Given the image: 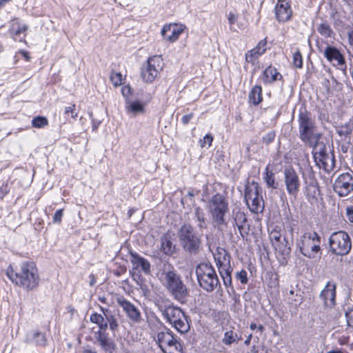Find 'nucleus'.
<instances>
[{
  "mask_svg": "<svg viewBox=\"0 0 353 353\" xmlns=\"http://www.w3.org/2000/svg\"><path fill=\"white\" fill-rule=\"evenodd\" d=\"M6 274L13 283L27 291L35 289L39 283L37 268L32 262L21 264L18 272H14L11 268H8Z\"/></svg>",
  "mask_w": 353,
  "mask_h": 353,
  "instance_id": "1",
  "label": "nucleus"
},
{
  "mask_svg": "<svg viewBox=\"0 0 353 353\" xmlns=\"http://www.w3.org/2000/svg\"><path fill=\"white\" fill-rule=\"evenodd\" d=\"M163 284L173 299L181 303L187 301L189 290L181 279V276L171 267L162 273Z\"/></svg>",
  "mask_w": 353,
  "mask_h": 353,
  "instance_id": "2",
  "label": "nucleus"
},
{
  "mask_svg": "<svg viewBox=\"0 0 353 353\" xmlns=\"http://www.w3.org/2000/svg\"><path fill=\"white\" fill-rule=\"evenodd\" d=\"M177 237L183 250L190 254H197L202 248L201 236L189 223L183 224L177 231Z\"/></svg>",
  "mask_w": 353,
  "mask_h": 353,
  "instance_id": "3",
  "label": "nucleus"
},
{
  "mask_svg": "<svg viewBox=\"0 0 353 353\" xmlns=\"http://www.w3.org/2000/svg\"><path fill=\"white\" fill-rule=\"evenodd\" d=\"M299 139L305 144H312L316 139H320L321 133L316 132L314 119L307 111H300L298 117Z\"/></svg>",
  "mask_w": 353,
  "mask_h": 353,
  "instance_id": "4",
  "label": "nucleus"
},
{
  "mask_svg": "<svg viewBox=\"0 0 353 353\" xmlns=\"http://www.w3.org/2000/svg\"><path fill=\"white\" fill-rule=\"evenodd\" d=\"M163 318L171 324L179 332L186 333L190 328L188 316L181 308L172 305L168 306L158 305Z\"/></svg>",
  "mask_w": 353,
  "mask_h": 353,
  "instance_id": "5",
  "label": "nucleus"
},
{
  "mask_svg": "<svg viewBox=\"0 0 353 353\" xmlns=\"http://www.w3.org/2000/svg\"><path fill=\"white\" fill-rule=\"evenodd\" d=\"M196 274L201 288L211 292L221 288V283L213 266L208 263H201L196 268Z\"/></svg>",
  "mask_w": 353,
  "mask_h": 353,
  "instance_id": "6",
  "label": "nucleus"
},
{
  "mask_svg": "<svg viewBox=\"0 0 353 353\" xmlns=\"http://www.w3.org/2000/svg\"><path fill=\"white\" fill-rule=\"evenodd\" d=\"M213 255L224 285L226 288H232V272L233 269L230 264V254L224 248L218 247Z\"/></svg>",
  "mask_w": 353,
  "mask_h": 353,
  "instance_id": "7",
  "label": "nucleus"
},
{
  "mask_svg": "<svg viewBox=\"0 0 353 353\" xmlns=\"http://www.w3.org/2000/svg\"><path fill=\"white\" fill-rule=\"evenodd\" d=\"M154 340L163 353H183L179 339L168 328L159 331Z\"/></svg>",
  "mask_w": 353,
  "mask_h": 353,
  "instance_id": "8",
  "label": "nucleus"
},
{
  "mask_svg": "<svg viewBox=\"0 0 353 353\" xmlns=\"http://www.w3.org/2000/svg\"><path fill=\"white\" fill-rule=\"evenodd\" d=\"M321 238L315 232L304 233L297 243L300 252L310 259H315L321 251Z\"/></svg>",
  "mask_w": 353,
  "mask_h": 353,
  "instance_id": "9",
  "label": "nucleus"
},
{
  "mask_svg": "<svg viewBox=\"0 0 353 353\" xmlns=\"http://www.w3.org/2000/svg\"><path fill=\"white\" fill-rule=\"evenodd\" d=\"M262 189L254 181L248 183L245 188V200L250 210L255 214L262 212L264 201L261 196Z\"/></svg>",
  "mask_w": 353,
  "mask_h": 353,
  "instance_id": "10",
  "label": "nucleus"
},
{
  "mask_svg": "<svg viewBox=\"0 0 353 353\" xmlns=\"http://www.w3.org/2000/svg\"><path fill=\"white\" fill-rule=\"evenodd\" d=\"M208 208L212 221L218 226L225 224V215L228 211V203L225 197L216 194L208 201Z\"/></svg>",
  "mask_w": 353,
  "mask_h": 353,
  "instance_id": "11",
  "label": "nucleus"
},
{
  "mask_svg": "<svg viewBox=\"0 0 353 353\" xmlns=\"http://www.w3.org/2000/svg\"><path fill=\"white\" fill-rule=\"evenodd\" d=\"M330 250L336 255L347 254L352 248V242L349 235L343 232H333L329 238Z\"/></svg>",
  "mask_w": 353,
  "mask_h": 353,
  "instance_id": "12",
  "label": "nucleus"
},
{
  "mask_svg": "<svg viewBox=\"0 0 353 353\" xmlns=\"http://www.w3.org/2000/svg\"><path fill=\"white\" fill-rule=\"evenodd\" d=\"M163 59L159 56H153L141 68V76L143 81L152 83L163 69Z\"/></svg>",
  "mask_w": 353,
  "mask_h": 353,
  "instance_id": "13",
  "label": "nucleus"
},
{
  "mask_svg": "<svg viewBox=\"0 0 353 353\" xmlns=\"http://www.w3.org/2000/svg\"><path fill=\"white\" fill-rule=\"evenodd\" d=\"M334 190L339 196H347L353 192V172L342 173L334 183Z\"/></svg>",
  "mask_w": 353,
  "mask_h": 353,
  "instance_id": "14",
  "label": "nucleus"
},
{
  "mask_svg": "<svg viewBox=\"0 0 353 353\" xmlns=\"http://www.w3.org/2000/svg\"><path fill=\"white\" fill-rule=\"evenodd\" d=\"M283 180L288 194L296 197L301 186L298 173L293 168H287L283 171Z\"/></svg>",
  "mask_w": 353,
  "mask_h": 353,
  "instance_id": "15",
  "label": "nucleus"
},
{
  "mask_svg": "<svg viewBox=\"0 0 353 353\" xmlns=\"http://www.w3.org/2000/svg\"><path fill=\"white\" fill-rule=\"evenodd\" d=\"M130 262L132 265V276H140L138 274L143 272L145 274L151 273V265L150 261L133 251L130 252Z\"/></svg>",
  "mask_w": 353,
  "mask_h": 353,
  "instance_id": "16",
  "label": "nucleus"
},
{
  "mask_svg": "<svg viewBox=\"0 0 353 353\" xmlns=\"http://www.w3.org/2000/svg\"><path fill=\"white\" fill-rule=\"evenodd\" d=\"M117 302L132 322L138 323L141 321L142 318L139 310L130 301L120 297L117 299Z\"/></svg>",
  "mask_w": 353,
  "mask_h": 353,
  "instance_id": "17",
  "label": "nucleus"
},
{
  "mask_svg": "<svg viewBox=\"0 0 353 353\" xmlns=\"http://www.w3.org/2000/svg\"><path fill=\"white\" fill-rule=\"evenodd\" d=\"M270 239L275 250L279 252H285V251L290 252V248L288 247V241L284 237L282 241V234L281 231L277 229H274L270 232Z\"/></svg>",
  "mask_w": 353,
  "mask_h": 353,
  "instance_id": "18",
  "label": "nucleus"
},
{
  "mask_svg": "<svg viewBox=\"0 0 353 353\" xmlns=\"http://www.w3.org/2000/svg\"><path fill=\"white\" fill-rule=\"evenodd\" d=\"M336 285L334 283L327 282L325 288L322 290L320 298L323 300L326 307H332L335 304Z\"/></svg>",
  "mask_w": 353,
  "mask_h": 353,
  "instance_id": "19",
  "label": "nucleus"
},
{
  "mask_svg": "<svg viewBox=\"0 0 353 353\" xmlns=\"http://www.w3.org/2000/svg\"><path fill=\"white\" fill-rule=\"evenodd\" d=\"M183 31V28L176 24L165 25L161 30V35L165 40L174 42Z\"/></svg>",
  "mask_w": 353,
  "mask_h": 353,
  "instance_id": "20",
  "label": "nucleus"
},
{
  "mask_svg": "<svg viewBox=\"0 0 353 353\" xmlns=\"http://www.w3.org/2000/svg\"><path fill=\"white\" fill-rule=\"evenodd\" d=\"M267 41L265 39L259 42L257 46L247 52L245 54V61L254 64L258 58L266 51Z\"/></svg>",
  "mask_w": 353,
  "mask_h": 353,
  "instance_id": "21",
  "label": "nucleus"
},
{
  "mask_svg": "<svg viewBox=\"0 0 353 353\" xmlns=\"http://www.w3.org/2000/svg\"><path fill=\"white\" fill-rule=\"evenodd\" d=\"M275 15L277 20L280 22L288 21L292 15V10L288 2L279 1L275 6Z\"/></svg>",
  "mask_w": 353,
  "mask_h": 353,
  "instance_id": "22",
  "label": "nucleus"
},
{
  "mask_svg": "<svg viewBox=\"0 0 353 353\" xmlns=\"http://www.w3.org/2000/svg\"><path fill=\"white\" fill-rule=\"evenodd\" d=\"M96 340L99 343L101 348L105 352L112 353L116 349V344L113 340L109 338L108 334L97 331Z\"/></svg>",
  "mask_w": 353,
  "mask_h": 353,
  "instance_id": "23",
  "label": "nucleus"
},
{
  "mask_svg": "<svg viewBox=\"0 0 353 353\" xmlns=\"http://www.w3.org/2000/svg\"><path fill=\"white\" fill-rule=\"evenodd\" d=\"M316 165L321 169H323L326 172H332L335 166V159L333 154L330 153L322 155L321 157H316L314 159Z\"/></svg>",
  "mask_w": 353,
  "mask_h": 353,
  "instance_id": "24",
  "label": "nucleus"
},
{
  "mask_svg": "<svg viewBox=\"0 0 353 353\" xmlns=\"http://www.w3.org/2000/svg\"><path fill=\"white\" fill-rule=\"evenodd\" d=\"M25 342L29 344H34L38 346H45L47 343L46 335L39 331H30L26 336Z\"/></svg>",
  "mask_w": 353,
  "mask_h": 353,
  "instance_id": "25",
  "label": "nucleus"
},
{
  "mask_svg": "<svg viewBox=\"0 0 353 353\" xmlns=\"http://www.w3.org/2000/svg\"><path fill=\"white\" fill-rule=\"evenodd\" d=\"M125 108L128 114L133 116L142 114L145 112L144 104L139 101H132L126 99L125 101Z\"/></svg>",
  "mask_w": 353,
  "mask_h": 353,
  "instance_id": "26",
  "label": "nucleus"
},
{
  "mask_svg": "<svg viewBox=\"0 0 353 353\" xmlns=\"http://www.w3.org/2000/svg\"><path fill=\"white\" fill-rule=\"evenodd\" d=\"M261 78L264 84H271L277 80L282 79V75L275 68L270 65L263 71Z\"/></svg>",
  "mask_w": 353,
  "mask_h": 353,
  "instance_id": "27",
  "label": "nucleus"
},
{
  "mask_svg": "<svg viewBox=\"0 0 353 353\" xmlns=\"http://www.w3.org/2000/svg\"><path fill=\"white\" fill-rule=\"evenodd\" d=\"M324 56L328 61H334L339 65H341L345 63L343 57L340 53V52L334 47L327 46L324 52Z\"/></svg>",
  "mask_w": 353,
  "mask_h": 353,
  "instance_id": "28",
  "label": "nucleus"
},
{
  "mask_svg": "<svg viewBox=\"0 0 353 353\" xmlns=\"http://www.w3.org/2000/svg\"><path fill=\"white\" fill-rule=\"evenodd\" d=\"M305 192L307 197L315 199L319 193V189L316 180L314 177V174L310 173L309 181H305Z\"/></svg>",
  "mask_w": 353,
  "mask_h": 353,
  "instance_id": "29",
  "label": "nucleus"
},
{
  "mask_svg": "<svg viewBox=\"0 0 353 353\" xmlns=\"http://www.w3.org/2000/svg\"><path fill=\"white\" fill-rule=\"evenodd\" d=\"M308 146L313 148L312 155L314 159H316V157H321L322 155L330 154L327 148L323 142L320 141V139H316L312 142V144H307Z\"/></svg>",
  "mask_w": 353,
  "mask_h": 353,
  "instance_id": "30",
  "label": "nucleus"
},
{
  "mask_svg": "<svg viewBox=\"0 0 353 353\" xmlns=\"http://www.w3.org/2000/svg\"><path fill=\"white\" fill-rule=\"evenodd\" d=\"M161 250L166 255H172L175 252V245L172 242L171 236L166 233L161 238Z\"/></svg>",
  "mask_w": 353,
  "mask_h": 353,
  "instance_id": "31",
  "label": "nucleus"
},
{
  "mask_svg": "<svg viewBox=\"0 0 353 353\" xmlns=\"http://www.w3.org/2000/svg\"><path fill=\"white\" fill-rule=\"evenodd\" d=\"M232 218L235 225L241 232V230L243 228L244 223L247 221L245 213L241 211L240 208H236L232 210Z\"/></svg>",
  "mask_w": 353,
  "mask_h": 353,
  "instance_id": "32",
  "label": "nucleus"
},
{
  "mask_svg": "<svg viewBox=\"0 0 353 353\" xmlns=\"http://www.w3.org/2000/svg\"><path fill=\"white\" fill-rule=\"evenodd\" d=\"M262 100V88L260 85H255L249 93V102L256 105L259 104Z\"/></svg>",
  "mask_w": 353,
  "mask_h": 353,
  "instance_id": "33",
  "label": "nucleus"
},
{
  "mask_svg": "<svg viewBox=\"0 0 353 353\" xmlns=\"http://www.w3.org/2000/svg\"><path fill=\"white\" fill-rule=\"evenodd\" d=\"M263 179L269 188H272V189H276L278 187V183L276 182L275 174L269 170V165H268L265 168V173L263 176Z\"/></svg>",
  "mask_w": 353,
  "mask_h": 353,
  "instance_id": "34",
  "label": "nucleus"
},
{
  "mask_svg": "<svg viewBox=\"0 0 353 353\" xmlns=\"http://www.w3.org/2000/svg\"><path fill=\"white\" fill-rule=\"evenodd\" d=\"M194 215L198 222L197 226L199 230H203L207 228V225L205 223V213L200 208H196L195 209Z\"/></svg>",
  "mask_w": 353,
  "mask_h": 353,
  "instance_id": "35",
  "label": "nucleus"
},
{
  "mask_svg": "<svg viewBox=\"0 0 353 353\" xmlns=\"http://www.w3.org/2000/svg\"><path fill=\"white\" fill-rule=\"evenodd\" d=\"M101 310L103 311L104 316L108 321L110 329L114 332L117 331L119 327V324L115 316L112 314H109L108 310H105L103 307H101Z\"/></svg>",
  "mask_w": 353,
  "mask_h": 353,
  "instance_id": "36",
  "label": "nucleus"
},
{
  "mask_svg": "<svg viewBox=\"0 0 353 353\" xmlns=\"http://www.w3.org/2000/svg\"><path fill=\"white\" fill-rule=\"evenodd\" d=\"M318 32L324 37L332 38L334 37V32L331 27L327 23H321L317 28Z\"/></svg>",
  "mask_w": 353,
  "mask_h": 353,
  "instance_id": "37",
  "label": "nucleus"
},
{
  "mask_svg": "<svg viewBox=\"0 0 353 353\" xmlns=\"http://www.w3.org/2000/svg\"><path fill=\"white\" fill-rule=\"evenodd\" d=\"M48 124V121L46 117L38 116L34 117L32 121V125L37 128H43Z\"/></svg>",
  "mask_w": 353,
  "mask_h": 353,
  "instance_id": "38",
  "label": "nucleus"
},
{
  "mask_svg": "<svg viewBox=\"0 0 353 353\" xmlns=\"http://www.w3.org/2000/svg\"><path fill=\"white\" fill-rule=\"evenodd\" d=\"M17 28H14V24H13L12 28L10 29V32L12 34L14 39L16 40V37L19 36L21 32H25L28 29V26L26 24L20 25L17 20Z\"/></svg>",
  "mask_w": 353,
  "mask_h": 353,
  "instance_id": "39",
  "label": "nucleus"
},
{
  "mask_svg": "<svg viewBox=\"0 0 353 353\" xmlns=\"http://www.w3.org/2000/svg\"><path fill=\"white\" fill-rule=\"evenodd\" d=\"M90 320L92 323H95L99 326L105 321V317L104 314L102 315L98 313H93L90 315Z\"/></svg>",
  "mask_w": 353,
  "mask_h": 353,
  "instance_id": "40",
  "label": "nucleus"
},
{
  "mask_svg": "<svg viewBox=\"0 0 353 353\" xmlns=\"http://www.w3.org/2000/svg\"><path fill=\"white\" fill-rule=\"evenodd\" d=\"M293 64L297 68L303 67V58L299 50L293 54Z\"/></svg>",
  "mask_w": 353,
  "mask_h": 353,
  "instance_id": "41",
  "label": "nucleus"
},
{
  "mask_svg": "<svg viewBox=\"0 0 353 353\" xmlns=\"http://www.w3.org/2000/svg\"><path fill=\"white\" fill-rule=\"evenodd\" d=\"M235 277L237 280H239L242 284H246L248 281V273L245 270L237 272Z\"/></svg>",
  "mask_w": 353,
  "mask_h": 353,
  "instance_id": "42",
  "label": "nucleus"
},
{
  "mask_svg": "<svg viewBox=\"0 0 353 353\" xmlns=\"http://www.w3.org/2000/svg\"><path fill=\"white\" fill-rule=\"evenodd\" d=\"M212 141H213V137L212 136V134H208L203 137V139H200V141H199L200 146L201 148H204L206 145H208V147H210L212 145Z\"/></svg>",
  "mask_w": 353,
  "mask_h": 353,
  "instance_id": "43",
  "label": "nucleus"
},
{
  "mask_svg": "<svg viewBox=\"0 0 353 353\" xmlns=\"http://www.w3.org/2000/svg\"><path fill=\"white\" fill-rule=\"evenodd\" d=\"M110 80L115 86L120 85L122 83V75L121 73H112L110 75Z\"/></svg>",
  "mask_w": 353,
  "mask_h": 353,
  "instance_id": "44",
  "label": "nucleus"
},
{
  "mask_svg": "<svg viewBox=\"0 0 353 353\" xmlns=\"http://www.w3.org/2000/svg\"><path fill=\"white\" fill-rule=\"evenodd\" d=\"M235 341L232 331L226 332L223 339V343L230 345Z\"/></svg>",
  "mask_w": 353,
  "mask_h": 353,
  "instance_id": "45",
  "label": "nucleus"
},
{
  "mask_svg": "<svg viewBox=\"0 0 353 353\" xmlns=\"http://www.w3.org/2000/svg\"><path fill=\"white\" fill-rule=\"evenodd\" d=\"M274 138L275 132L274 131H270L263 137V141L268 145L274 141Z\"/></svg>",
  "mask_w": 353,
  "mask_h": 353,
  "instance_id": "46",
  "label": "nucleus"
},
{
  "mask_svg": "<svg viewBox=\"0 0 353 353\" xmlns=\"http://www.w3.org/2000/svg\"><path fill=\"white\" fill-rule=\"evenodd\" d=\"M63 216V210L62 209L58 210L55 212L53 216V222L54 223H60Z\"/></svg>",
  "mask_w": 353,
  "mask_h": 353,
  "instance_id": "47",
  "label": "nucleus"
},
{
  "mask_svg": "<svg viewBox=\"0 0 353 353\" xmlns=\"http://www.w3.org/2000/svg\"><path fill=\"white\" fill-rule=\"evenodd\" d=\"M75 104H73L70 106L65 107L64 110V113L65 114H68L71 113V116L73 119H76L77 117V113L74 112Z\"/></svg>",
  "mask_w": 353,
  "mask_h": 353,
  "instance_id": "48",
  "label": "nucleus"
},
{
  "mask_svg": "<svg viewBox=\"0 0 353 353\" xmlns=\"http://www.w3.org/2000/svg\"><path fill=\"white\" fill-rule=\"evenodd\" d=\"M345 316L348 326L353 327V310L346 312Z\"/></svg>",
  "mask_w": 353,
  "mask_h": 353,
  "instance_id": "49",
  "label": "nucleus"
},
{
  "mask_svg": "<svg viewBox=\"0 0 353 353\" xmlns=\"http://www.w3.org/2000/svg\"><path fill=\"white\" fill-rule=\"evenodd\" d=\"M121 92L125 99H129V95L131 94V88L130 86H124L122 88Z\"/></svg>",
  "mask_w": 353,
  "mask_h": 353,
  "instance_id": "50",
  "label": "nucleus"
},
{
  "mask_svg": "<svg viewBox=\"0 0 353 353\" xmlns=\"http://www.w3.org/2000/svg\"><path fill=\"white\" fill-rule=\"evenodd\" d=\"M193 113H190L189 114H186L182 117L181 121L184 125H187L190 121L193 118Z\"/></svg>",
  "mask_w": 353,
  "mask_h": 353,
  "instance_id": "51",
  "label": "nucleus"
},
{
  "mask_svg": "<svg viewBox=\"0 0 353 353\" xmlns=\"http://www.w3.org/2000/svg\"><path fill=\"white\" fill-rule=\"evenodd\" d=\"M228 19L230 25L232 26L233 24H234L236 23V21L237 20V17L234 14L230 12L228 16Z\"/></svg>",
  "mask_w": 353,
  "mask_h": 353,
  "instance_id": "52",
  "label": "nucleus"
},
{
  "mask_svg": "<svg viewBox=\"0 0 353 353\" xmlns=\"http://www.w3.org/2000/svg\"><path fill=\"white\" fill-rule=\"evenodd\" d=\"M108 326V323L107 319H105V321L101 323V325H99V330L98 331H101V332H105Z\"/></svg>",
  "mask_w": 353,
  "mask_h": 353,
  "instance_id": "53",
  "label": "nucleus"
},
{
  "mask_svg": "<svg viewBox=\"0 0 353 353\" xmlns=\"http://www.w3.org/2000/svg\"><path fill=\"white\" fill-rule=\"evenodd\" d=\"M347 214L350 222H353V208L347 207L346 209Z\"/></svg>",
  "mask_w": 353,
  "mask_h": 353,
  "instance_id": "54",
  "label": "nucleus"
},
{
  "mask_svg": "<svg viewBox=\"0 0 353 353\" xmlns=\"http://www.w3.org/2000/svg\"><path fill=\"white\" fill-rule=\"evenodd\" d=\"M9 190L8 188V184H3L1 187V192L3 193V196L8 194Z\"/></svg>",
  "mask_w": 353,
  "mask_h": 353,
  "instance_id": "55",
  "label": "nucleus"
},
{
  "mask_svg": "<svg viewBox=\"0 0 353 353\" xmlns=\"http://www.w3.org/2000/svg\"><path fill=\"white\" fill-rule=\"evenodd\" d=\"M92 130H96L98 128V125H99L100 123V121L99 122H96L94 119L92 118Z\"/></svg>",
  "mask_w": 353,
  "mask_h": 353,
  "instance_id": "56",
  "label": "nucleus"
},
{
  "mask_svg": "<svg viewBox=\"0 0 353 353\" xmlns=\"http://www.w3.org/2000/svg\"><path fill=\"white\" fill-rule=\"evenodd\" d=\"M82 353H97L96 351L92 350L90 349H86L83 351Z\"/></svg>",
  "mask_w": 353,
  "mask_h": 353,
  "instance_id": "57",
  "label": "nucleus"
},
{
  "mask_svg": "<svg viewBox=\"0 0 353 353\" xmlns=\"http://www.w3.org/2000/svg\"><path fill=\"white\" fill-rule=\"evenodd\" d=\"M296 296H297V298H296L295 301H296V302H298L299 303H301V301H302L301 296V295L298 296V295L296 294Z\"/></svg>",
  "mask_w": 353,
  "mask_h": 353,
  "instance_id": "58",
  "label": "nucleus"
},
{
  "mask_svg": "<svg viewBox=\"0 0 353 353\" xmlns=\"http://www.w3.org/2000/svg\"><path fill=\"white\" fill-rule=\"evenodd\" d=\"M251 337H252V335H250L248 336V338L245 341V344H246V345H249L250 344Z\"/></svg>",
  "mask_w": 353,
  "mask_h": 353,
  "instance_id": "59",
  "label": "nucleus"
},
{
  "mask_svg": "<svg viewBox=\"0 0 353 353\" xmlns=\"http://www.w3.org/2000/svg\"><path fill=\"white\" fill-rule=\"evenodd\" d=\"M250 328H251V330H254L256 329V328H257V325H256V324H255V323H252V324L250 325Z\"/></svg>",
  "mask_w": 353,
  "mask_h": 353,
  "instance_id": "60",
  "label": "nucleus"
},
{
  "mask_svg": "<svg viewBox=\"0 0 353 353\" xmlns=\"http://www.w3.org/2000/svg\"><path fill=\"white\" fill-rule=\"evenodd\" d=\"M23 55L26 57V60H29L30 57L28 55V52H23Z\"/></svg>",
  "mask_w": 353,
  "mask_h": 353,
  "instance_id": "61",
  "label": "nucleus"
},
{
  "mask_svg": "<svg viewBox=\"0 0 353 353\" xmlns=\"http://www.w3.org/2000/svg\"><path fill=\"white\" fill-rule=\"evenodd\" d=\"M257 328L259 329V330H260L261 332H263L264 330V327L262 325H260L259 326H257Z\"/></svg>",
  "mask_w": 353,
  "mask_h": 353,
  "instance_id": "62",
  "label": "nucleus"
},
{
  "mask_svg": "<svg viewBox=\"0 0 353 353\" xmlns=\"http://www.w3.org/2000/svg\"><path fill=\"white\" fill-rule=\"evenodd\" d=\"M187 195L189 196L190 197H193L194 196L193 192H188Z\"/></svg>",
  "mask_w": 353,
  "mask_h": 353,
  "instance_id": "63",
  "label": "nucleus"
},
{
  "mask_svg": "<svg viewBox=\"0 0 353 353\" xmlns=\"http://www.w3.org/2000/svg\"><path fill=\"white\" fill-rule=\"evenodd\" d=\"M327 353H341L340 351H329Z\"/></svg>",
  "mask_w": 353,
  "mask_h": 353,
  "instance_id": "64",
  "label": "nucleus"
}]
</instances>
